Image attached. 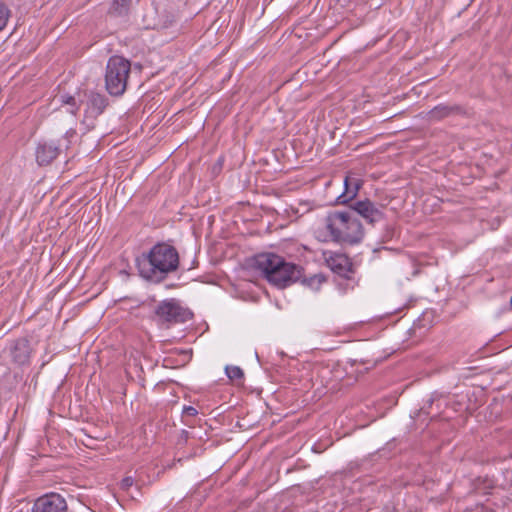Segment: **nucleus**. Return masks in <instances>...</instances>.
Listing matches in <instances>:
<instances>
[{
	"instance_id": "obj_1",
	"label": "nucleus",
	"mask_w": 512,
	"mask_h": 512,
	"mask_svg": "<svg viewBox=\"0 0 512 512\" xmlns=\"http://www.w3.org/2000/svg\"><path fill=\"white\" fill-rule=\"evenodd\" d=\"M179 265L177 249L167 242L156 243L147 253L136 258L139 275L154 283L164 281L169 274L178 270Z\"/></svg>"
},
{
	"instance_id": "obj_2",
	"label": "nucleus",
	"mask_w": 512,
	"mask_h": 512,
	"mask_svg": "<svg viewBox=\"0 0 512 512\" xmlns=\"http://www.w3.org/2000/svg\"><path fill=\"white\" fill-rule=\"evenodd\" d=\"M252 266L262 273L264 278L278 288H285L302 278L303 267L287 262L274 253H260L253 257Z\"/></svg>"
},
{
	"instance_id": "obj_3",
	"label": "nucleus",
	"mask_w": 512,
	"mask_h": 512,
	"mask_svg": "<svg viewBox=\"0 0 512 512\" xmlns=\"http://www.w3.org/2000/svg\"><path fill=\"white\" fill-rule=\"evenodd\" d=\"M326 229L333 241L357 244L364 237V229L359 219L350 210L330 212L326 219Z\"/></svg>"
},
{
	"instance_id": "obj_4",
	"label": "nucleus",
	"mask_w": 512,
	"mask_h": 512,
	"mask_svg": "<svg viewBox=\"0 0 512 512\" xmlns=\"http://www.w3.org/2000/svg\"><path fill=\"white\" fill-rule=\"evenodd\" d=\"M193 317V313L175 298H169L157 303L151 319L160 327L169 329L173 325L185 323Z\"/></svg>"
},
{
	"instance_id": "obj_5",
	"label": "nucleus",
	"mask_w": 512,
	"mask_h": 512,
	"mask_svg": "<svg viewBox=\"0 0 512 512\" xmlns=\"http://www.w3.org/2000/svg\"><path fill=\"white\" fill-rule=\"evenodd\" d=\"M86 98L83 122L94 127V121L104 113L109 106V99L95 90H85Z\"/></svg>"
},
{
	"instance_id": "obj_6",
	"label": "nucleus",
	"mask_w": 512,
	"mask_h": 512,
	"mask_svg": "<svg viewBox=\"0 0 512 512\" xmlns=\"http://www.w3.org/2000/svg\"><path fill=\"white\" fill-rule=\"evenodd\" d=\"M131 66H106L105 88L111 96H121L127 87Z\"/></svg>"
},
{
	"instance_id": "obj_7",
	"label": "nucleus",
	"mask_w": 512,
	"mask_h": 512,
	"mask_svg": "<svg viewBox=\"0 0 512 512\" xmlns=\"http://www.w3.org/2000/svg\"><path fill=\"white\" fill-rule=\"evenodd\" d=\"M349 210L353 212V215L357 214L362 217L370 225H374L384 218L382 209L368 198L351 203Z\"/></svg>"
},
{
	"instance_id": "obj_8",
	"label": "nucleus",
	"mask_w": 512,
	"mask_h": 512,
	"mask_svg": "<svg viewBox=\"0 0 512 512\" xmlns=\"http://www.w3.org/2000/svg\"><path fill=\"white\" fill-rule=\"evenodd\" d=\"M471 114V109L465 105L441 103L431 109L427 117L430 121H441L452 116L470 117Z\"/></svg>"
},
{
	"instance_id": "obj_9",
	"label": "nucleus",
	"mask_w": 512,
	"mask_h": 512,
	"mask_svg": "<svg viewBox=\"0 0 512 512\" xmlns=\"http://www.w3.org/2000/svg\"><path fill=\"white\" fill-rule=\"evenodd\" d=\"M63 150V143L61 142L55 140L41 141L36 147V161L40 166L50 165Z\"/></svg>"
},
{
	"instance_id": "obj_10",
	"label": "nucleus",
	"mask_w": 512,
	"mask_h": 512,
	"mask_svg": "<svg viewBox=\"0 0 512 512\" xmlns=\"http://www.w3.org/2000/svg\"><path fill=\"white\" fill-rule=\"evenodd\" d=\"M327 266L337 275L347 280H351L355 273V267L351 259L341 253H331L328 257H325Z\"/></svg>"
},
{
	"instance_id": "obj_11",
	"label": "nucleus",
	"mask_w": 512,
	"mask_h": 512,
	"mask_svg": "<svg viewBox=\"0 0 512 512\" xmlns=\"http://www.w3.org/2000/svg\"><path fill=\"white\" fill-rule=\"evenodd\" d=\"M32 512H67V503L57 493L46 494L36 499Z\"/></svg>"
},
{
	"instance_id": "obj_12",
	"label": "nucleus",
	"mask_w": 512,
	"mask_h": 512,
	"mask_svg": "<svg viewBox=\"0 0 512 512\" xmlns=\"http://www.w3.org/2000/svg\"><path fill=\"white\" fill-rule=\"evenodd\" d=\"M10 355L12 358V361L19 365H28L30 362V356H31V346L30 341L25 338H18L14 340L10 345Z\"/></svg>"
},
{
	"instance_id": "obj_13",
	"label": "nucleus",
	"mask_w": 512,
	"mask_h": 512,
	"mask_svg": "<svg viewBox=\"0 0 512 512\" xmlns=\"http://www.w3.org/2000/svg\"><path fill=\"white\" fill-rule=\"evenodd\" d=\"M362 186V181L356 178L346 177L344 180V192L338 196L337 203L349 205L354 203L355 198Z\"/></svg>"
},
{
	"instance_id": "obj_14",
	"label": "nucleus",
	"mask_w": 512,
	"mask_h": 512,
	"mask_svg": "<svg viewBox=\"0 0 512 512\" xmlns=\"http://www.w3.org/2000/svg\"><path fill=\"white\" fill-rule=\"evenodd\" d=\"M131 0H113L109 9V14L119 17L126 16L129 13Z\"/></svg>"
},
{
	"instance_id": "obj_15",
	"label": "nucleus",
	"mask_w": 512,
	"mask_h": 512,
	"mask_svg": "<svg viewBox=\"0 0 512 512\" xmlns=\"http://www.w3.org/2000/svg\"><path fill=\"white\" fill-rule=\"evenodd\" d=\"M303 272L304 269L302 270V278L299 281L313 290H318L320 286L326 282V277L323 274H314L307 278L304 276Z\"/></svg>"
},
{
	"instance_id": "obj_16",
	"label": "nucleus",
	"mask_w": 512,
	"mask_h": 512,
	"mask_svg": "<svg viewBox=\"0 0 512 512\" xmlns=\"http://www.w3.org/2000/svg\"><path fill=\"white\" fill-rule=\"evenodd\" d=\"M225 373L231 381L242 383L244 380V372L239 366L227 365Z\"/></svg>"
},
{
	"instance_id": "obj_17",
	"label": "nucleus",
	"mask_w": 512,
	"mask_h": 512,
	"mask_svg": "<svg viewBox=\"0 0 512 512\" xmlns=\"http://www.w3.org/2000/svg\"><path fill=\"white\" fill-rule=\"evenodd\" d=\"M60 102L70 106L69 112L76 115L80 109V104L76 101L75 97L69 94L60 95Z\"/></svg>"
},
{
	"instance_id": "obj_18",
	"label": "nucleus",
	"mask_w": 512,
	"mask_h": 512,
	"mask_svg": "<svg viewBox=\"0 0 512 512\" xmlns=\"http://www.w3.org/2000/svg\"><path fill=\"white\" fill-rule=\"evenodd\" d=\"M76 137V131L74 129H69L66 133L57 140V142L63 143V149L68 150L72 139Z\"/></svg>"
},
{
	"instance_id": "obj_19",
	"label": "nucleus",
	"mask_w": 512,
	"mask_h": 512,
	"mask_svg": "<svg viewBox=\"0 0 512 512\" xmlns=\"http://www.w3.org/2000/svg\"><path fill=\"white\" fill-rule=\"evenodd\" d=\"M9 13V9L4 4L0 3V31L6 26Z\"/></svg>"
},
{
	"instance_id": "obj_20",
	"label": "nucleus",
	"mask_w": 512,
	"mask_h": 512,
	"mask_svg": "<svg viewBox=\"0 0 512 512\" xmlns=\"http://www.w3.org/2000/svg\"><path fill=\"white\" fill-rule=\"evenodd\" d=\"M176 22L175 15L169 13L164 16L163 21L160 24V29H167L174 25Z\"/></svg>"
},
{
	"instance_id": "obj_21",
	"label": "nucleus",
	"mask_w": 512,
	"mask_h": 512,
	"mask_svg": "<svg viewBox=\"0 0 512 512\" xmlns=\"http://www.w3.org/2000/svg\"><path fill=\"white\" fill-rule=\"evenodd\" d=\"M198 414V411L193 406H184L182 416L183 417H195Z\"/></svg>"
},
{
	"instance_id": "obj_22",
	"label": "nucleus",
	"mask_w": 512,
	"mask_h": 512,
	"mask_svg": "<svg viewBox=\"0 0 512 512\" xmlns=\"http://www.w3.org/2000/svg\"><path fill=\"white\" fill-rule=\"evenodd\" d=\"M133 478L130 477V476H127L125 478H123L120 482V488L123 490V491H128L129 488L133 485Z\"/></svg>"
},
{
	"instance_id": "obj_23",
	"label": "nucleus",
	"mask_w": 512,
	"mask_h": 512,
	"mask_svg": "<svg viewBox=\"0 0 512 512\" xmlns=\"http://www.w3.org/2000/svg\"><path fill=\"white\" fill-rule=\"evenodd\" d=\"M107 64H113V65H116V64H131V62L126 60V59H124V58H122V57L112 56V57L109 58Z\"/></svg>"
},
{
	"instance_id": "obj_24",
	"label": "nucleus",
	"mask_w": 512,
	"mask_h": 512,
	"mask_svg": "<svg viewBox=\"0 0 512 512\" xmlns=\"http://www.w3.org/2000/svg\"><path fill=\"white\" fill-rule=\"evenodd\" d=\"M395 235V228L393 226H387L383 235V240L388 241Z\"/></svg>"
},
{
	"instance_id": "obj_25",
	"label": "nucleus",
	"mask_w": 512,
	"mask_h": 512,
	"mask_svg": "<svg viewBox=\"0 0 512 512\" xmlns=\"http://www.w3.org/2000/svg\"><path fill=\"white\" fill-rule=\"evenodd\" d=\"M182 354H184L185 356H188L189 358H191L192 356V352L191 351H182Z\"/></svg>"
},
{
	"instance_id": "obj_26",
	"label": "nucleus",
	"mask_w": 512,
	"mask_h": 512,
	"mask_svg": "<svg viewBox=\"0 0 512 512\" xmlns=\"http://www.w3.org/2000/svg\"><path fill=\"white\" fill-rule=\"evenodd\" d=\"M483 482H487L486 488H492L493 487L491 481L485 479V480H483Z\"/></svg>"
}]
</instances>
